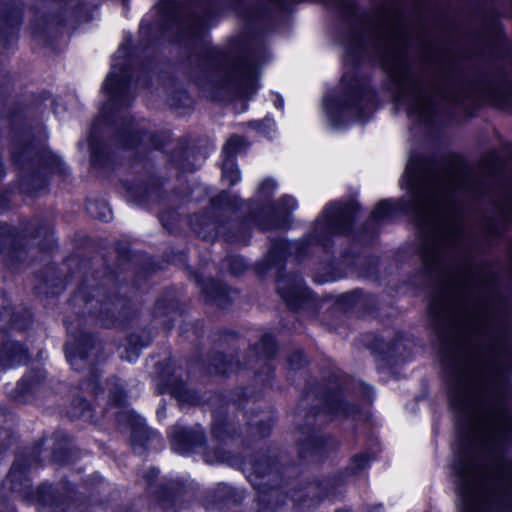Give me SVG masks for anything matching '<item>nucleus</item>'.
<instances>
[{
    "instance_id": "obj_32",
    "label": "nucleus",
    "mask_w": 512,
    "mask_h": 512,
    "mask_svg": "<svg viewBox=\"0 0 512 512\" xmlns=\"http://www.w3.org/2000/svg\"><path fill=\"white\" fill-rule=\"evenodd\" d=\"M248 425L253 436L263 438L270 434L273 425V418L269 413H263L259 419L251 417L248 421Z\"/></svg>"
},
{
    "instance_id": "obj_26",
    "label": "nucleus",
    "mask_w": 512,
    "mask_h": 512,
    "mask_svg": "<svg viewBox=\"0 0 512 512\" xmlns=\"http://www.w3.org/2000/svg\"><path fill=\"white\" fill-rule=\"evenodd\" d=\"M155 318L161 319L160 323L165 330H171L173 322L181 314L177 309V303L173 298H160L157 300L154 310Z\"/></svg>"
},
{
    "instance_id": "obj_25",
    "label": "nucleus",
    "mask_w": 512,
    "mask_h": 512,
    "mask_svg": "<svg viewBox=\"0 0 512 512\" xmlns=\"http://www.w3.org/2000/svg\"><path fill=\"white\" fill-rule=\"evenodd\" d=\"M152 337L150 332L143 330L140 333H131L126 340L121 358L132 363L135 362L143 348L151 343Z\"/></svg>"
},
{
    "instance_id": "obj_42",
    "label": "nucleus",
    "mask_w": 512,
    "mask_h": 512,
    "mask_svg": "<svg viewBox=\"0 0 512 512\" xmlns=\"http://www.w3.org/2000/svg\"><path fill=\"white\" fill-rule=\"evenodd\" d=\"M204 460L209 464L224 463L229 462L230 455L228 452L222 449H217L215 451H205Z\"/></svg>"
},
{
    "instance_id": "obj_37",
    "label": "nucleus",
    "mask_w": 512,
    "mask_h": 512,
    "mask_svg": "<svg viewBox=\"0 0 512 512\" xmlns=\"http://www.w3.org/2000/svg\"><path fill=\"white\" fill-rule=\"evenodd\" d=\"M223 266L233 275H239L247 268L245 259L236 255L227 257L223 262Z\"/></svg>"
},
{
    "instance_id": "obj_17",
    "label": "nucleus",
    "mask_w": 512,
    "mask_h": 512,
    "mask_svg": "<svg viewBox=\"0 0 512 512\" xmlns=\"http://www.w3.org/2000/svg\"><path fill=\"white\" fill-rule=\"evenodd\" d=\"M340 479H325L320 482H310L305 486L296 488L291 494V499L302 509H311L321 500L333 494L335 486Z\"/></svg>"
},
{
    "instance_id": "obj_9",
    "label": "nucleus",
    "mask_w": 512,
    "mask_h": 512,
    "mask_svg": "<svg viewBox=\"0 0 512 512\" xmlns=\"http://www.w3.org/2000/svg\"><path fill=\"white\" fill-rule=\"evenodd\" d=\"M41 445H37L31 451L18 457L13 463L6 478L9 489L19 495L28 504H37L42 509H49L51 512H65L68 507L67 496L60 493L59 489L51 485L42 484L33 489L31 481L27 476L28 470L39 463Z\"/></svg>"
},
{
    "instance_id": "obj_28",
    "label": "nucleus",
    "mask_w": 512,
    "mask_h": 512,
    "mask_svg": "<svg viewBox=\"0 0 512 512\" xmlns=\"http://www.w3.org/2000/svg\"><path fill=\"white\" fill-rule=\"evenodd\" d=\"M31 323V314L27 310H21L11 314L10 310L4 309L0 313V329H5L8 325L18 330H25Z\"/></svg>"
},
{
    "instance_id": "obj_41",
    "label": "nucleus",
    "mask_w": 512,
    "mask_h": 512,
    "mask_svg": "<svg viewBox=\"0 0 512 512\" xmlns=\"http://www.w3.org/2000/svg\"><path fill=\"white\" fill-rule=\"evenodd\" d=\"M250 126L267 137H272L275 132V122L272 118H264L261 121H252Z\"/></svg>"
},
{
    "instance_id": "obj_18",
    "label": "nucleus",
    "mask_w": 512,
    "mask_h": 512,
    "mask_svg": "<svg viewBox=\"0 0 512 512\" xmlns=\"http://www.w3.org/2000/svg\"><path fill=\"white\" fill-rule=\"evenodd\" d=\"M171 446L181 455L197 451L205 443L204 431L200 426L193 428L175 425L170 432Z\"/></svg>"
},
{
    "instance_id": "obj_49",
    "label": "nucleus",
    "mask_w": 512,
    "mask_h": 512,
    "mask_svg": "<svg viewBox=\"0 0 512 512\" xmlns=\"http://www.w3.org/2000/svg\"><path fill=\"white\" fill-rule=\"evenodd\" d=\"M358 292H353L347 295H344L343 300L347 301L349 304L354 305L357 302Z\"/></svg>"
},
{
    "instance_id": "obj_53",
    "label": "nucleus",
    "mask_w": 512,
    "mask_h": 512,
    "mask_svg": "<svg viewBox=\"0 0 512 512\" xmlns=\"http://www.w3.org/2000/svg\"><path fill=\"white\" fill-rule=\"evenodd\" d=\"M508 3H509V7H510V10H509V17L512 19V0H507Z\"/></svg>"
},
{
    "instance_id": "obj_51",
    "label": "nucleus",
    "mask_w": 512,
    "mask_h": 512,
    "mask_svg": "<svg viewBox=\"0 0 512 512\" xmlns=\"http://www.w3.org/2000/svg\"><path fill=\"white\" fill-rule=\"evenodd\" d=\"M367 512H384V507L381 504L369 507Z\"/></svg>"
},
{
    "instance_id": "obj_1",
    "label": "nucleus",
    "mask_w": 512,
    "mask_h": 512,
    "mask_svg": "<svg viewBox=\"0 0 512 512\" xmlns=\"http://www.w3.org/2000/svg\"><path fill=\"white\" fill-rule=\"evenodd\" d=\"M402 184L407 198L381 201L365 229L374 234L380 222L400 212L411 215L422 235L419 254L427 274L444 254H456L458 323L481 345L500 340L512 367V295L498 289L492 261L476 259L501 244L512 246V179L498 175L488 181L459 154L411 153Z\"/></svg>"
},
{
    "instance_id": "obj_54",
    "label": "nucleus",
    "mask_w": 512,
    "mask_h": 512,
    "mask_svg": "<svg viewBox=\"0 0 512 512\" xmlns=\"http://www.w3.org/2000/svg\"><path fill=\"white\" fill-rule=\"evenodd\" d=\"M336 512H350L349 510H344V509H338L336 510Z\"/></svg>"
},
{
    "instance_id": "obj_33",
    "label": "nucleus",
    "mask_w": 512,
    "mask_h": 512,
    "mask_svg": "<svg viewBox=\"0 0 512 512\" xmlns=\"http://www.w3.org/2000/svg\"><path fill=\"white\" fill-rule=\"evenodd\" d=\"M222 180L229 186L237 184L241 180V173L235 159H224L222 164Z\"/></svg>"
},
{
    "instance_id": "obj_14",
    "label": "nucleus",
    "mask_w": 512,
    "mask_h": 512,
    "mask_svg": "<svg viewBox=\"0 0 512 512\" xmlns=\"http://www.w3.org/2000/svg\"><path fill=\"white\" fill-rule=\"evenodd\" d=\"M109 385L110 401L120 409L116 413L117 422L131 429L132 449L135 453L142 454L147 443L154 439L157 433L146 426L142 417L126 407V392L122 382L115 378L109 382Z\"/></svg>"
},
{
    "instance_id": "obj_36",
    "label": "nucleus",
    "mask_w": 512,
    "mask_h": 512,
    "mask_svg": "<svg viewBox=\"0 0 512 512\" xmlns=\"http://www.w3.org/2000/svg\"><path fill=\"white\" fill-rule=\"evenodd\" d=\"M244 146V138L237 135L230 137L222 150L224 159H234L235 156L244 148Z\"/></svg>"
},
{
    "instance_id": "obj_19",
    "label": "nucleus",
    "mask_w": 512,
    "mask_h": 512,
    "mask_svg": "<svg viewBox=\"0 0 512 512\" xmlns=\"http://www.w3.org/2000/svg\"><path fill=\"white\" fill-rule=\"evenodd\" d=\"M158 475V469L149 468L144 472L143 478L147 484L148 489L157 494V499L159 500L163 509L171 510L184 494L185 488L180 483L172 481L169 484L162 486L159 491L153 490Z\"/></svg>"
},
{
    "instance_id": "obj_8",
    "label": "nucleus",
    "mask_w": 512,
    "mask_h": 512,
    "mask_svg": "<svg viewBox=\"0 0 512 512\" xmlns=\"http://www.w3.org/2000/svg\"><path fill=\"white\" fill-rule=\"evenodd\" d=\"M333 386L324 390L320 386L310 387L300 399L296 423L303 434L298 442L299 456L303 460L316 461L325 453L334 450L337 442L317 433L316 429L334 418L355 416L358 407L344 402L342 384L334 376Z\"/></svg>"
},
{
    "instance_id": "obj_27",
    "label": "nucleus",
    "mask_w": 512,
    "mask_h": 512,
    "mask_svg": "<svg viewBox=\"0 0 512 512\" xmlns=\"http://www.w3.org/2000/svg\"><path fill=\"white\" fill-rule=\"evenodd\" d=\"M193 155L194 151L188 149L184 141L179 140L173 148L170 159L177 168L183 171H194L196 170L197 166L192 160H190V157Z\"/></svg>"
},
{
    "instance_id": "obj_29",
    "label": "nucleus",
    "mask_w": 512,
    "mask_h": 512,
    "mask_svg": "<svg viewBox=\"0 0 512 512\" xmlns=\"http://www.w3.org/2000/svg\"><path fill=\"white\" fill-rule=\"evenodd\" d=\"M239 368L240 364L238 362H233L231 359H226V357L221 353H217L212 356L208 363V370L211 373L225 375L237 371Z\"/></svg>"
},
{
    "instance_id": "obj_47",
    "label": "nucleus",
    "mask_w": 512,
    "mask_h": 512,
    "mask_svg": "<svg viewBox=\"0 0 512 512\" xmlns=\"http://www.w3.org/2000/svg\"><path fill=\"white\" fill-rule=\"evenodd\" d=\"M10 445V437L8 431L0 432V452Z\"/></svg>"
},
{
    "instance_id": "obj_11",
    "label": "nucleus",
    "mask_w": 512,
    "mask_h": 512,
    "mask_svg": "<svg viewBox=\"0 0 512 512\" xmlns=\"http://www.w3.org/2000/svg\"><path fill=\"white\" fill-rule=\"evenodd\" d=\"M11 156L23 174L21 188L26 192H39L46 187L47 179L42 170H50L61 175L68 173L67 166L57 155L45 149H38L31 143H13Z\"/></svg>"
},
{
    "instance_id": "obj_55",
    "label": "nucleus",
    "mask_w": 512,
    "mask_h": 512,
    "mask_svg": "<svg viewBox=\"0 0 512 512\" xmlns=\"http://www.w3.org/2000/svg\"><path fill=\"white\" fill-rule=\"evenodd\" d=\"M143 86L147 85V80L146 78L143 79V83H142Z\"/></svg>"
},
{
    "instance_id": "obj_39",
    "label": "nucleus",
    "mask_w": 512,
    "mask_h": 512,
    "mask_svg": "<svg viewBox=\"0 0 512 512\" xmlns=\"http://www.w3.org/2000/svg\"><path fill=\"white\" fill-rule=\"evenodd\" d=\"M369 460L370 459L368 455L365 453L355 455L347 468L348 473L351 475L358 474L359 472L367 468Z\"/></svg>"
},
{
    "instance_id": "obj_31",
    "label": "nucleus",
    "mask_w": 512,
    "mask_h": 512,
    "mask_svg": "<svg viewBox=\"0 0 512 512\" xmlns=\"http://www.w3.org/2000/svg\"><path fill=\"white\" fill-rule=\"evenodd\" d=\"M68 414L74 419H82L84 421L94 420L93 408L83 397L73 399Z\"/></svg>"
},
{
    "instance_id": "obj_52",
    "label": "nucleus",
    "mask_w": 512,
    "mask_h": 512,
    "mask_svg": "<svg viewBox=\"0 0 512 512\" xmlns=\"http://www.w3.org/2000/svg\"><path fill=\"white\" fill-rule=\"evenodd\" d=\"M150 29H151L150 27H147V28L145 27L144 21L141 23L140 31L143 35L146 34Z\"/></svg>"
},
{
    "instance_id": "obj_7",
    "label": "nucleus",
    "mask_w": 512,
    "mask_h": 512,
    "mask_svg": "<svg viewBox=\"0 0 512 512\" xmlns=\"http://www.w3.org/2000/svg\"><path fill=\"white\" fill-rule=\"evenodd\" d=\"M210 214L194 215L191 226L195 233L206 240L217 236L227 242L246 245L250 238V225L262 230L285 228L289 216L297 208L292 196H284L277 203H263L255 206V201H244L237 195L220 192L210 200Z\"/></svg>"
},
{
    "instance_id": "obj_43",
    "label": "nucleus",
    "mask_w": 512,
    "mask_h": 512,
    "mask_svg": "<svg viewBox=\"0 0 512 512\" xmlns=\"http://www.w3.org/2000/svg\"><path fill=\"white\" fill-rule=\"evenodd\" d=\"M159 220L165 229L168 231H173L178 220V213L175 210L161 212L159 215Z\"/></svg>"
},
{
    "instance_id": "obj_38",
    "label": "nucleus",
    "mask_w": 512,
    "mask_h": 512,
    "mask_svg": "<svg viewBox=\"0 0 512 512\" xmlns=\"http://www.w3.org/2000/svg\"><path fill=\"white\" fill-rule=\"evenodd\" d=\"M276 187H277V184L274 180H272L270 178L265 179L259 185L257 195H256L257 201L267 202L272 197Z\"/></svg>"
},
{
    "instance_id": "obj_34",
    "label": "nucleus",
    "mask_w": 512,
    "mask_h": 512,
    "mask_svg": "<svg viewBox=\"0 0 512 512\" xmlns=\"http://www.w3.org/2000/svg\"><path fill=\"white\" fill-rule=\"evenodd\" d=\"M168 103L171 107L189 108L192 105V98L186 90L174 88L169 93Z\"/></svg>"
},
{
    "instance_id": "obj_45",
    "label": "nucleus",
    "mask_w": 512,
    "mask_h": 512,
    "mask_svg": "<svg viewBox=\"0 0 512 512\" xmlns=\"http://www.w3.org/2000/svg\"><path fill=\"white\" fill-rule=\"evenodd\" d=\"M367 262H368V268L363 273V276L367 277V278H370V277L375 276V274L377 272V263H378V261H377L376 258L370 257V258L367 259Z\"/></svg>"
},
{
    "instance_id": "obj_21",
    "label": "nucleus",
    "mask_w": 512,
    "mask_h": 512,
    "mask_svg": "<svg viewBox=\"0 0 512 512\" xmlns=\"http://www.w3.org/2000/svg\"><path fill=\"white\" fill-rule=\"evenodd\" d=\"M28 360L29 352L22 344L10 340L6 334L0 335V368H13Z\"/></svg>"
},
{
    "instance_id": "obj_22",
    "label": "nucleus",
    "mask_w": 512,
    "mask_h": 512,
    "mask_svg": "<svg viewBox=\"0 0 512 512\" xmlns=\"http://www.w3.org/2000/svg\"><path fill=\"white\" fill-rule=\"evenodd\" d=\"M194 280L207 302L214 303L219 307H225L229 303L231 299L230 290L220 281L211 278L204 279L198 273L194 274Z\"/></svg>"
},
{
    "instance_id": "obj_56",
    "label": "nucleus",
    "mask_w": 512,
    "mask_h": 512,
    "mask_svg": "<svg viewBox=\"0 0 512 512\" xmlns=\"http://www.w3.org/2000/svg\"><path fill=\"white\" fill-rule=\"evenodd\" d=\"M6 512H15V511H14V510H8V511H6Z\"/></svg>"
},
{
    "instance_id": "obj_10",
    "label": "nucleus",
    "mask_w": 512,
    "mask_h": 512,
    "mask_svg": "<svg viewBox=\"0 0 512 512\" xmlns=\"http://www.w3.org/2000/svg\"><path fill=\"white\" fill-rule=\"evenodd\" d=\"M244 471L257 491L256 512H287L274 451L257 452L244 462Z\"/></svg>"
},
{
    "instance_id": "obj_35",
    "label": "nucleus",
    "mask_w": 512,
    "mask_h": 512,
    "mask_svg": "<svg viewBox=\"0 0 512 512\" xmlns=\"http://www.w3.org/2000/svg\"><path fill=\"white\" fill-rule=\"evenodd\" d=\"M88 213L102 221H109L111 219V210L104 202L88 201L86 204Z\"/></svg>"
},
{
    "instance_id": "obj_2",
    "label": "nucleus",
    "mask_w": 512,
    "mask_h": 512,
    "mask_svg": "<svg viewBox=\"0 0 512 512\" xmlns=\"http://www.w3.org/2000/svg\"><path fill=\"white\" fill-rule=\"evenodd\" d=\"M495 388L482 402L450 405L463 436L452 465L459 512H512V387Z\"/></svg>"
},
{
    "instance_id": "obj_23",
    "label": "nucleus",
    "mask_w": 512,
    "mask_h": 512,
    "mask_svg": "<svg viewBox=\"0 0 512 512\" xmlns=\"http://www.w3.org/2000/svg\"><path fill=\"white\" fill-rule=\"evenodd\" d=\"M45 379L46 375L43 371H30L18 381L17 386L8 394L18 402H27L40 390Z\"/></svg>"
},
{
    "instance_id": "obj_44",
    "label": "nucleus",
    "mask_w": 512,
    "mask_h": 512,
    "mask_svg": "<svg viewBox=\"0 0 512 512\" xmlns=\"http://www.w3.org/2000/svg\"><path fill=\"white\" fill-rule=\"evenodd\" d=\"M288 366L291 370H299L307 364V359L302 351H295L288 357Z\"/></svg>"
},
{
    "instance_id": "obj_46",
    "label": "nucleus",
    "mask_w": 512,
    "mask_h": 512,
    "mask_svg": "<svg viewBox=\"0 0 512 512\" xmlns=\"http://www.w3.org/2000/svg\"><path fill=\"white\" fill-rule=\"evenodd\" d=\"M358 390H359V393L365 398L367 399L368 401L371 400L372 396H373V388L367 384H364V383H361L359 382L358 383Z\"/></svg>"
},
{
    "instance_id": "obj_40",
    "label": "nucleus",
    "mask_w": 512,
    "mask_h": 512,
    "mask_svg": "<svg viewBox=\"0 0 512 512\" xmlns=\"http://www.w3.org/2000/svg\"><path fill=\"white\" fill-rule=\"evenodd\" d=\"M235 491L227 484H219L214 490V501L216 503L234 500Z\"/></svg>"
},
{
    "instance_id": "obj_30",
    "label": "nucleus",
    "mask_w": 512,
    "mask_h": 512,
    "mask_svg": "<svg viewBox=\"0 0 512 512\" xmlns=\"http://www.w3.org/2000/svg\"><path fill=\"white\" fill-rule=\"evenodd\" d=\"M478 167L489 175L497 172L501 166L500 154L497 148L487 149L477 161Z\"/></svg>"
},
{
    "instance_id": "obj_6",
    "label": "nucleus",
    "mask_w": 512,
    "mask_h": 512,
    "mask_svg": "<svg viewBox=\"0 0 512 512\" xmlns=\"http://www.w3.org/2000/svg\"><path fill=\"white\" fill-rule=\"evenodd\" d=\"M77 322L66 318L69 340L65 345L67 361L74 370H89V379L81 383V390H87L97 395L102 388L98 382V364L102 361V345L92 335L78 329L83 317L91 318V322H100L106 327L122 325L126 318L127 302L118 297H110L104 288L94 287L83 283L70 300Z\"/></svg>"
},
{
    "instance_id": "obj_50",
    "label": "nucleus",
    "mask_w": 512,
    "mask_h": 512,
    "mask_svg": "<svg viewBox=\"0 0 512 512\" xmlns=\"http://www.w3.org/2000/svg\"><path fill=\"white\" fill-rule=\"evenodd\" d=\"M274 105L278 109H282L284 106V101L281 96L277 95L276 99L274 100Z\"/></svg>"
},
{
    "instance_id": "obj_20",
    "label": "nucleus",
    "mask_w": 512,
    "mask_h": 512,
    "mask_svg": "<svg viewBox=\"0 0 512 512\" xmlns=\"http://www.w3.org/2000/svg\"><path fill=\"white\" fill-rule=\"evenodd\" d=\"M158 393H170L181 404L194 405L200 400L197 393L186 387V384L174 373L162 372L157 383Z\"/></svg>"
},
{
    "instance_id": "obj_13",
    "label": "nucleus",
    "mask_w": 512,
    "mask_h": 512,
    "mask_svg": "<svg viewBox=\"0 0 512 512\" xmlns=\"http://www.w3.org/2000/svg\"><path fill=\"white\" fill-rule=\"evenodd\" d=\"M31 237L33 239L43 237L46 243L42 248H50L54 242L51 224L41 218H35L23 227L21 238ZM0 254L3 255L5 265L11 269L18 270L27 256L23 248L20 235L14 233L11 227L0 223Z\"/></svg>"
},
{
    "instance_id": "obj_16",
    "label": "nucleus",
    "mask_w": 512,
    "mask_h": 512,
    "mask_svg": "<svg viewBox=\"0 0 512 512\" xmlns=\"http://www.w3.org/2000/svg\"><path fill=\"white\" fill-rule=\"evenodd\" d=\"M277 350L275 340L270 334H265L260 341L253 346L251 353L254 358L243 364L245 367L254 368V364H260L255 371L256 379L263 384L268 383L274 376V371L268 360L275 355Z\"/></svg>"
},
{
    "instance_id": "obj_12",
    "label": "nucleus",
    "mask_w": 512,
    "mask_h": 512,
    "mask_svg": "<svg viewBox=\"0 0 512 512\" xmlns=\"http://www.w3.org/2000/svg\"><path fill=\"white\" fill-rule=\"evenodd\" d=\"M479 19V38L489 57L496 62H507L512 67V43L509 41L503 23L502 13L493 4L479 3L476 8Z\"/></svg>"
},
{
    "instance_id": "obj_4",
    "label": "nucleus",
    "mask_w": 512,
    "mask_h": 512,
    "mask_svg": "<svg viewBox=\"0 0 512 512\" xmlns=\"http://www.w3.org/2000/svg\"><path fill=\"white\" fill-rule=\"evenodd\" d=\"M125 55L123 47L115 54L103 86L108 101L102 108L101 117L95 120L90 129V164L93 169L112 167L116 150L133 149L139 144L155 150L164 147L162 136L149 133L145 121H135L123 113L134 100V91L141 83L140 78L133 80L132 60Z\"/></svg>"
},
{
    "instance_id": "obj_3",
    "label": "nucleus",
    "mask_w": 512,
    "mask_h": 512,
    "mask_svg": "<svg viewBox=\"0 0 512 512\" xmlns=\"http://www.w3.org/2000/svg\"><path fill=\"white\" fill-rule=\"evenodd\" d=\"M161 34L189 50V77L203 92L219 101L249 99L259 89L258 67L266 48L235 42L226 50L211 45L206 32L210 11L198 14L174 0H160Z\"/></svg>"
},
{
    "instance_id": "obj_15",
    "label": "nucleus",
    "mask_w": 512,
    "mask_h": 512,
    "mask_svg": "<svg viewBox=\"0 0 512 512\" xmlns=\"http://www.w3.org/2000/svg\"><path fill=\"white\" fill-rule=\"evenodd\" d=\"M138 178L127 185L128 192L140 201H158L163 197L161 183L152 173V165L149 160L140 158L132 165Z\"/></svg>"
},
{
    "instance_id": "obj_48",
    "label": "nucleus",
    "mask_w": 512,
    "mask_h": 512,
    "mask_svg": "<svg viewBox=\"0 0 512 512\" xmlns=\"http://www.w3.org/2000/svg\"><path fill=\"white\" fill-rule=\"evenodd\" d=\"M53 459L56 461V462H60V463H64L67 461V456H66V452H59L58 450H55L53 452Z\"/></svg>"
},
{
    "instance_id": "obj_5",
    "label": "nucleus",
    "mask_w": 512,
    "mask_h": 512,
    "mask_svg": "<svg viewBox=\"0 0 512 512\" xmlns=\"http://www.w3.org/2000/svg\"><path fill=\"white\" fill-rule=\"evenodd\" d=\"M357 210L358 204L354 201L331 202L315 220L312 231L302 239L294 242H286L282 238L271 239L270 248L255 264V271L259 276H266L275 271L277 294L289 309L299 310L310 306L312 298L301 276L295 273H282L286 259L293 256L296 261H300L318 248L323 252H329L333 245V237L347 234L351 230Z\"/></svg>"
},
{
    "instance_id": "obj_24",
    "label": "nucleus",
    "mask_w": 512,
    "mask_h": 512,
    "mask_svg": "<svg viewBox=\"0 0 512 512\" xmlns=\"http://www.w3.org/2000/svg\"><path fill=\"white\" fill-rule=\"evenodd\" d=\"M238 435L234 420L225 411L213 414L212 436L219 443H226Z\"/></svg>"
}]
</instances>
